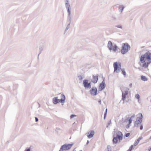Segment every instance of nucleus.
Masks as SVG:
<instances>
[{"mask_svg": "<svg viewBox=\"0 0 151 151\" xmlns=\"http://www.w3.org/2000/svg\"><path fill=\"white\" fill-rule=\"evenodd\" d=\"M87 134V136L89 138H92L94 134V131L91 130L90 132V133H86V134Z\"/></svg>", "mask_w": 151, "mask_h": 151, "instance_id": "11", "label": "nucleus"}, {"mask_svg": "<svg viewBox=\"0 0 151 151\" xmlns=\"http://www.w3.org/2000/svg\"><path fill=\"white\" fill-rule=\"evenodd\" d=\"M114 70V72H116V73H118L119 72V71L120 70H121V65L120 63H118V64H117V62H115L114 63L113 65Z\"/></svg>", "mask_w": 151, "mask_h": 151, "instance_id": "5", "label": "nucleus"}, {"mask_svg": "<svg viewBox=\"0 0 151 151\" xmlns=\"http://www.w3.org/2000/svg\"><path fill=\"white\" fill-rule=\"evenodd\" d=\"M134 145H132L129 148V151H131L132 150V148H133V147L134 146Z\"/></svg>", "mask_w": 151, "mask_h": 151, "instance_id": "31", "label": "nucleus"}, {"mask_svg": "<svg viewBox=\"0 0 151 151\" xmlns=\"http://www.w3.org/2000/svg\"><path fill=\"white\" fill-rule=\"evenodd\" d=\"M98 78V76H93V79L91 80V81L94 83H97Z\"/></svg>", "mask_w": 151, "mask_h": 151, "instance_id": "13", "label": "nucleus"}, {"mask_svg": "<svg viewBox=\"0 0 151 151\" xmlns=\"http://www.w3.org/2000/svg\"><path fill=\"white\" fill-rule=\"evenodd\" d=\"M67 12L70 11V5H67L65 6Z\"/></svg>", "mask_w": 151, "mask_h": 151, "instance_id": "24", "label": "nucleus"}, {"mask_svg": "<svg viewBox=\"0 0 151 151\" xmlns=\"http://www.w3.org/2000/svg\"><path fill=\"white\" fill-rule=\"evenodd\" d=\"M125 8V7L123 5H120V7L119 8V11L121 12V13L122 12L123 10Z\"/></svg>", "mask_w": 151, "mask_h": 151, "instance_id": "19", "label": "nucleus"}, {"mask_svg": "<svg viewBox=\"0 0 151 151\" xmlns=\"http://www.w3.org/2000/svg\"><path fill=\"white\" fill-rule=\"evenodd\" d=\"M116 27L122 29V26L121 25H118L115 26Z\"/></svg>", "mask_w": 151, "mask_h": 151, "instance_id": "30", "label": "nucleus"}, {"mask_svg": "<svg viewBox=\"0 0 151 151\" xmlns=\"http://www.w3.org/2000/svg\"><path fill=\"white\" fill-rule=\"evenodd\" d=\"M117 135L115 137H116L119 140H121L122 139L123 134L120 131H118L116 133Z\"/></svg>", "mask_w": 151, "mask_h": 151, "instance_id": "9", "label": "nucleus"}, {"mask_svg": "<svg viewBox=\"0 0 151 151\" xmlns=\"http://www.w3.org/2000/svg\"><path fill=\"white\" fill-rule=\"evenodd\" d=\"M68 20L69 21L71 22V11L68 12Z\"/></svg>", "mask_w": 151, "mask_h": 151, "instance_id": "18", "label": "nucleus"}, {"mask_svg": "<svg viewBox=\"0 0 151 151\" xmlns=\"http://www.w3.org/2000/svg\"><path fill=\"white\" fill-rule=\"evenodd\" d=\"M43 50V47H40L39 48V51H40V53L39 54H38V56H39V55L41 53L42 51Z\"/></svg>", "mask_w": 151, "mask_h": 151, "instance_id": "26", "label": "nucleus"}, {"mask_svg": "<svg viewBox=\"0 0 151 151\" xmlns=\"http://www.w3.org/2000/svg\"><path fill=\"white\" fill-rule=\"evenodd\" d=\"M139 117H137V119L135 122L134 126L136 127H138L142 122V114H138Z\"/></svg>", "mask_w": 151, "mask_h": 151, "instance_id": "4", "label": "nucleus"}, {"mask_svg": "<svg viewBox=\"0 0 151 151\" xmlns=\"http://www.w3.org/2000/svg\"><path fill=\"white\" fill-rule=\"evenodd\" d=\"M141 78L142 80L145 81H147V79L145 76H142L141 77Z\"/></svg>", "mask_w": 151, "mask_h": 151, "instance_id": "21", "label": "nucleus"}, {"mask_svg": "<svg viewBox=\"0 0 151 151\" xmlns=\"http://www.w3.org/2000/svg\"><path fill=\"white\" fill-rule=\"evenodd\" d=\"M130 135V133H126L125 135V136L126 137H128Z\"/></svg>", "mask_w": 151, "mask_h": 151, "instance_id": "35", "label": "nucleus"}, {"mask_svg": "<svg viewBox=\"0 0 151 151\" xmlns=\"http://www.w3.org/2000/svg\"><path fill=\"white\" fill-rule=\"evenodd\" d=\"M113 137V138L112 141L113 144H114L117 143L118 141V139L116 138V137H114V135Z\"/></svg>", "mask_w": 151, "mask_h": 151, "instance_id": "16", "label": "nucleus"}, {"mask_svg": "<svg viewBox=\"0 0 151 151\" xmlns=\"http://www.w3.org/2000/svg\"><path fill=\"white\" fill-rule=\"evenodd\" d=\"M73 144H65L62 146L59 151L68 150L70 149Z\"/></svg>", "mask_w": 151, "mask_h": 151, "instance_id": "3", "label": "nucleus"}, {"mask_svg": "<svg viewBox=\"0 0 151 151\" xmlns=\"http://www.w3.org/2000/svg\"><path fill=\"white\" fill-rule=\"evenodd\" d=\"M59 95H60V97L61 98V103H64L65 102V96L63 94H59Z\"/></svg>", "mask_w": 151, "mask_h": 151, "instance_id": "14", "label": "nucleus"}, {"mask_svg": "<svg viewBox=\"0 0 151 151\" xmlns=\"http://www.w3.org/2000/svg\"><path fill=\"white\" fill-rule=\"evenodd\" d=\"M61 99H58V98H57V101H58V103H59V102H61Z\"/></svg>", "mask_w": 151, "mask_h": 151, "instance_id": "39", "label": "nucleus"}, {"mask_svg": "<svg viewBox=\"0 0 151 151\" xmlns=\"http://www.w3.org/2000/svg\"><path fill=\"white\" fill-rule=\"evenodd\" d=\"M143 129V126L142 125H141L140 127V130H142Z\"/></svg>", "mask_w": 151, "mask_h": 151, "instance_id": "41", "label": "nucleus"}, {"mask_svg": "<svg viewBox=\"0 0 151 151\" xmlns=\"http://www.w3.org/2000/svg\"><path fill=\"white\" fill-rule=\"evenodd\" d=\"M107 150H106L105 151H111V148L110 146L108 145L107 147Z\"/></svg>", "mask_w": 151, "mask_h": 151, "instance_id": "25", "label": "nucleus"}, {"mask_svg": "<svg viewBox=\"0 0 151 151\" xmlns=\"http://www.w3.org/2000/svg\"><path fill=\"white\" fill-rule=\"evenodd\" d=\"M135 116V115L134 114L130 118V119H132L133 118H134V117Z\"/></svg>", "mask_w": 151, "mask_h": 151, "instance_id": "38", "label": "nucleus"}, {"mask_svg": "<svg viewBox=\"0 0 151 151\" xmlns=\"http://www.w3.org/2000/svg\"><path fill=\"white\" fill-rule=\"evenodd\" d=\"M83 83L84 86L85 88H91V83H88V80L85 79L84 80L83 82Z\"/></svg>", "mask_w": 151, "mask_h": 151, "instance_id": "7", "label": "nucleus"}, {"mask_svg": "<svg viewBox=\"0 0 151 151\" xmlns=\"http://www.w3.org/2000/svg\"><path fill=\"white\" fill-rule=\"evenodd\" d=\"M129 125H128V124L127 125V126H126V128H129Z\"/></svg>", "mask_w": 151, "mask_h": 151, "instance_id": "44", "label": "nucleus"}, {"mask_svg": "<svg viewBox=\"0 0 151 151\" xmlns=\"http://www.w3.org/2000/svg\"><path fill=\"white\" fill-rule=\"evenodd\" d=\"M38 103V104H39V107H40V104H39V103Z\"/></svg>", "mask_w": 151, "mask_h": 151, "instance_id": "48", "label": "nucleus"}, {"mask_svg": "<svg viewBox=\"0 0 151 151\" xmlns=\"http://www.w3.org/2000/svg\"><path fill=\"white\" fill-rule=\"evenodd\" d=\"M132 83H130L129 84V87H130V88H131V87H132Z\"/></svg>", "mask_w": 151, "mask_h": 151, "instance_id": "43", "label": "nucleus"}, {"mask_svg": "<svg viewBox=\"0 0 151 151\" xmlns=\"http://www.w3.org/2000/svg\"><path fill=\"white\" fill-rule=\"evenodd\" d=\"M149 151H151V147L150 148V150H149Z\"/></svg>", "mask_w": 151, "mask_h": 151, "instance_id": "47", "label": "nucleus"}, {"mask_svg": "<svg viewBox=\"0 0 151 151\" xmlns=\"http://www.w3.org/2000/svg\"><path fill=\"white\" fill-rule=\"evenodd\" d=\"M106 87V85L104 80H103L102 83L100 84L99 90L101 91L104 89Z\"/></svg>", "mask_w": 151, "mask_h": 151, "instance_id": "10", "label": "nucleus"}, {"mask_svg": "<svg viewBox=\"0 0 151 151\" xmlns=\"http://www.w3.org/2000/svg\"><path fill=\"white\" fill-rule=\"evenodd\" d=\"M140 61L144 63L142 65L143 67L147 68L148 65L151 63V52L147 51L144 55H142L140 58Z\"/></svg>", "mask_w": 151, "mask_h": 151, "instance_id": "1", "label": "nucleus"}, {"mask_svg": "<svg viewBox=\"0 0 151 151\" xmlns=\"http://www.w3.org/2000/svg\"><path fill=\"white\" fill-rule=\"evenodd\" d=\"M25 151H30V148H28L26 149Z\"/></svg>", "mask_w": 151, "mask_h": 151, "instance_id": "42", "label": "nucleus"}, {"mask_svg": "<svg viewBox=\"0 0 151 151\" xmlns=\"http://www.w3.org/2000/svg\"><path fill=\"white\" fill-rule=\"evenodd\" d=\"M78 79L79 81H81L83 79V78L82 76L80 75H79L78 76Z\"/></svg>", "mask_w": 151, "mask_h": 151, "instance_id": "27", "label": "nucleus"}, {"mask_svg": "<svg viewBox=\"0 0 151 151\" xmlns=\"http://www.w3.org/2000/svg\"><path fill=\"white\" fill-rule=\"evenodd\" d=\"M73 151H75H75H74V150H73ZM82 151V150H80V151Z\"/></svg>", "mask_w": 151, "mask_h": 151, "instance_id": "49", "label": "nucleus"}, {"mask_svg": "<svg viewBox=\"0 0 151 151\" xmlns=\"http://www.w3.org/2000/svg\"><path fill=\"white\" fill-rule=\"evenodd\" d=\"M113 47V43L112 42L109 41L108 42L107 47L111 51L112 50Z\"/></svg>", "mask_w": 151, "mask_h": 151, "instance_id": "12", "label": "nucleus"}, {"mask_svg": "<svg viewBox=\"0 0 151 151\" xmlns=\"http://www.w3.org/2000/svg\"><path fill=\"white\" fill-rule=\"evenodd\" d=\"M111 18L112 20H115L116 19V18L114 17H112Z\"/></svg>", "mask_w": 151, "mask_h": 151, "instance_id": "37", "label": "nucleus"}, {"mask_svg": "<svg viewBox=\"0 0 151 151\" xmlns=\"http://www.w3.org/2000/svg\"><path fill=\"white\" fill-rule=\"evenodd\" d=\"M135 97L137 99H139L140 98L139 95L138 94H136L135 95Z\"/></svg>", "mask_w": 151, "mask_h": 151, "instance_id": "29", "label": "nucleus"}, {"mask_svg": "<svg viewBox=\"0 0 151 151\" xmlns=\"http://www.w3.org/2000/svg\"><path fill=\"white\" fill-rule=\"evenodd\" d=\"M77 116L76 115L74 114H72L70 116V118L71 119L73 118L74 117L76 116Z\"/></svg>", "mask_w": 151, "mask_h": 151, "instance_id": "34", "label": "nucleus"}, {"mask_svg": "<svg viewBox=\"0 0 151 151\" xmlns=\"http://www.w3.org/2000/svg\"><path fill=\"white\" fill-rule=\"evenodd\" d=\"M58 97H55L53 98L52 99V102L54 104H57L58 103V102L57 100V98H58Z\"/></svg>", "mask_w": 151, "mask_h": 151, "instance_id": "17", "label": "nucleus"}, {"mask_svg": "<svg viewBox=\"0 0 151 151\" xmlns=\"http://www.w3.org/2000/svg\"><path fill=\"white\" fill-rule=\"evenodd\" d=\"M99 103L100 104H101V100H99Z\"/></svg>", "mask_w": 151, "mask_h": 151, "instance_id": "46", "label": "nucleus"}, {"mask_svg": "<svg viewBox=\"0 0 151 151\" xmlns=\"http://www.w3.org/2000/svg\"><path fill=\"white\" fill-rule=\"evenodd\" d=\"M111 121L110 120L108 124V125L106 126V127H107L111 124Z\"/></svg>", "mask_w": 151, "mask_h": 151, "instance_id": "36", "label": "nucleus"}, {"mask_svg": "<svg viewBox=\"0 0 151 151\" xmlns=\"http://www.w3.org/2000/svg\"><path fill=\"white\" fill-rule=\"evenodd\" d=\"M88 143H89V141H88H88H87V143H86V144L87 145L88 144Z\"/></svg>", "mask_w": 151, "mask_h": 151, "instance_id": "45", "label": "nucleus"}, {"mask_svg": "<svg viewBox=\"0 0 151 151\" xmlns=\"http://www.w3.org/2000/svg\"><path fill=\"white\" fill-rule=\"evenodd\" d=\"M107 112V109H106V111L105 113L104 114V119H105L106 116V114Z\"/></svg>", "mask_w": 151, "mask_h": 151, "instance_id": "32", "label": "nucleus"}, {"mask_svg": "<svg viewBox=\"0 0 151 151\" xmlns=\"http://www.w3.org/2000/svg\"><path fill=\"white\" fill-rule=\"evenodd\" d=\"M65 4V6H66L67 5H70L69 4V0H66Z\"/></svg>", "mask_w": 151, "mask_h": 151, "instance_id": "28", "label": "nucleus"}, {"mask_svg": "<svg viewBox=\"0 0 151 151\" xmlns=\"http://www.w3.org/2000/svg\"><path fill=\"white\" fill-rule=\"evenodd\" d=\"M69 23L68 25L67 26L65 30V32H66L69 28H70V23L71 22L69 21Z\"/></svg>", "mask_w": 151, "mask_h": 151, "instance_id": "22", "label": "nucleus"}, {"mask_svg": "<svg viewBox=\"0 0 151 151\" xmlns=\"http://www.w3.org/2000/svg\"><path fill=\"white\" fill-rule=\"evenodd\" d=\"M35 121L36 122H37L38 121V119L36 117L35 118Z\"/></svg>", "mask_w": 151, "mask_h": 151, "instance_id": "40", "label": "nucleus"}, {"mask_svg": "<svg viewBox=\"0 0 151 151\" xmlns=\"http://www.w3.org/2000/svg\"><path fill=\"white\" fill-rule=\"evenodd\" d=\"M143 137H140L138 138L137 139V140L135 141V142L134 143V146H136L138 145V143H139L140 140L142 139Z\"/></svg>", "mask_w": 151, "mask_h": 151, "instance_id": "15", "label": "nucleus"}, {"mask_svg": "<svg viewBox=\"0 0 151 151\" xmlns=\"http://www.w3.org/2000/svg\"><path fill=\"white\" fill-rule=\"evenodd\" d=\"M128 121H129L128 125H130V124L132 122V119H131L130 118V119H129Z\"/></svg>", "mask_w": 151, "mask_h": 151, "instance_id": "33", "label": "nucleus"}, {"mask_svg": "<svg viewBox=\"0 0 151 151\" xmlns=\"http://www.w3.org/2000/svg\"><path fill=\"white\" fill-rule=\"evenodd\" d=\"M130 47L128 43H124L122 45V49L121 50V52L122 54H124L130 50Z\"/></svg>", "mask_w": 151, "mask_h": 151, "instance_id": "2", "label": "nucleus"}, {"mask_svg": "<svg viewBox=\"0 0 151 151\" xmlns=\"http://www.w3.org/2000/svg\"><path fill=\"white\" fill-rule=\"evenodd\" d=\"M121 70L122 71V74L124 76H126V73L125 71V70L124 69H122Z\"/></svg>", "mask_w": 151, "mask_h": 151, "instance_id": "23", "label": "nucleus"}, {"mask_svg": "<svg viewBox=\"0 0 151 151\" xmlns=\"http://www.w3.org/2000/svg\"><path fill=\"white\" fill-rule=\"evenodd\" d=\"M118 47L116 45H114L112 47V50L114 52H116L117 50Z\"/></svg>", "mask_w": 151, "mask_h": 151, "instance_id": "20", "label": "nucleus"}, {"mask_svg": "<svg viewBox=\"0 0 151 151\" xmlns=\"http://www.w3.org/2000/svg\"><path fill=\"white\" fill-rule=\"evenodd\" d=\"M129 89L127 88H124V91H122V100L124 101L126 98V96L128 93Z\"/></svg>", "mask_w": 151, "mask_h": 151, "instance_id": "6", "label": "nucleus"}, {"mask_svg": "<svg viewBox=\"0 0 151 151\" xmlns=\"http://www.w3.org/2000/svg\"><path fill=\"white\" fill-rule=\"evenodd\" d=\"M97 89L96 88L93 87L90 91V93L92 95L96 96L97 94Z\"/></svg>", "mask_w": 151, "mask_h": 151, "instance_id": "8", "label": "nucleus"}]
</instances>
